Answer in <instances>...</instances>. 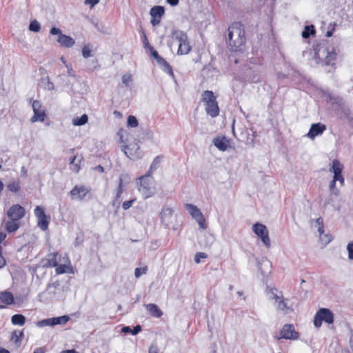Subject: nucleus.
Returning a JSON list of instances; mask_svg holds the SVG:
<instances>
[{
	"instance_id": "55",
	"label": "nucleus",
	"mask_w": 353,
	"mask_h": 353,
	"mask_svg": "<svg viewBox=\"0 0 353 353\" xmlns=\"http://www.w3.org/2000/svg\"><path fill=\"white\" fill-rule=\"evenodd\" d=\"M318 231L319 232V236L320 235H323V233H324V226H323V225L319 226Z\"/></svg>"
},
{
	"instance_id": "2",
	"label": "nucleus",
	"mask_w": 353,
	"mask_h": 353,
	"mask_svg": "<svg viewBox=\"0 0 353 353\" xmlns=\"http://www.w3.org/2000/svg\"><path fill=\"white\" fill-rule=\"evenodd\" d=\"M43 268H55L57 274H62L69 272L72 270L71 262L67 254L63 256L58 252L49 253L45 258L41 260Z\"/></svg>"
},
{
	"instance_id": "18",
	"label": "nucleus",
	"mask_w": 353,
	"mask_h": 353,
	"mask_svg": "<svg viewBox=\"0 0 353 353\" xmlns=\"http://www.w3.org/2000/svg\"><path fill=\"white\" fill-rule=\"evenodd\" d=\"M326 130V125L322 123H316L311 125L310 129L307 134V137L314 139L316 136L323 134Z\"/></svg>"
},
{
	"instance_id": "17",
	"label": "nucleus",
	"mask_w": 353,
	"mask_h": 353,
	"mask_svg": "<svg viewBox=\"0 0 353 353\" xmlns=\"http://www.w3.org/2000/svg\"><path fill=\"white\" fill-rule=\"evenodd\" d=\"M150 14L152 17L151 23L153 26H156L160 23L165 14V9L163 6H156L151 8Z\"/></svg>"
},
{
	"instance_id": "14",
	"label": "nucleus",
	"mask_w": 353,
	"mask_h": 353,
	"mask_svg": "<svg viewBox=\"0 0 353 353\" xmlns=\"http://www.w3.org/2000/svg\"><path fill=\"white\" fill-rule=\"evenodd\" d=\"M32 110L34 112L33 116L30 119L32 123L37 121L43 122L46 118V113L44 110L42 109V104L38 100H34L32 103Z\"/></svg>"
},
{
	"instance_id": "13",
	"label": "nucleus",
	"mask_w": 353,
	"mask_h": 353,
	"mask_svg": "<svg viewBox=\"0 0 353 353\" xmlns=\"http://www.w3.org/2000/svg\"><path fill=\"white\" fill-rule=\"evenodd\" d=\"M52 35L58 34L57 42L62 47L70 48L74 44V40L70 36L62 34L61 30L56 27H52L50 31Z\"/></svg>"
},
{
	"instance_id": "16",
	"label": "nucleus",
	"mask_w": 353,
	"mask_h": 353,
	"mask_svg": "<svg viewBox=\"0 0 353 353\" xmlns=\"http://www.w3.org/2000/svg\"><path fill=\"white\" fill-rule=\"evenodd\" d=\"M90 192V190L83 185H75L70 192L72 199L83 200Z\"/></svg>"
},
{
	"instance_id": "27",
	"label": "nucleus",
	"mask_w": 353,
	"mask_h": 353,
	"mask_svg": "<svg viewBox=\"0 0 353 353\" xmlns=\"http://www.w3.org/2000/svg\"><path fill=\"white\" fill-rule=\"evenodd\" d=\"M157 62L165 72L172 77H174L172 68L165 59H163L162 57H160L157 60Z\"/></svg>"
},
{
	"instance_id": "6",
	"label": "nucleus",
	"mask_w": 353,
	"mask_h": 353,
	"mask_svg": "<svg viewBox=\"0 0 353 353\" xmlns=\"http://www.w3.org/2000/svg\"><path fill=\"white\" fill-rule=\"evenodd\" d=\"M137 180L138 190L144 199L150 198L154 194L155 187L150 173L140 176Z\"/></svg>"
},
{
	"instance_id": "7",
	"label": "nucleus",
	"mask_w": 353,
	"mask_h": 353,
	"mask_svg": "<svg viewBox=\"0 0 353 353\" xmlns=\"http://www.w3.org/2000/svg\"><path fill=\"white\" fill-rule=\"evenodd\" d=\"M343 168V165L338 159L332 161V165L330 169V171L334 173L333 179L330 183V189L332 192L335 190L336 181H339L341 186L344 185L345 179L342 175Z\"/></svg>"
},
{
	"instance_id": "38",
	"label": "nucleus",
	"mask_w": 353,
	"mask_h": 353,
	"mask_svg": "<svg viewBox=\"0 0 353 353\" xmlns=\"http://www.w3.org/2000/svg\"><path fill=\"white\" fill-rule=\"evenodd\" d=\"M141 39H142V41H143V46H144V48L145 49L148 50V48L152 47V46L150 44V43L148 41L147 35H146L145 32L143 30L141 32Z\"/></svg>"
},
{
	"instance_id": "21",
	"label": "nucleus",
	"mask_w": 353,
	"mask_h": 353,
	"mask_svg": "<svg viewBox=\"0 0 353 353\" xmlns=\"http://www.w3.org/2000/svg\"><path fill=\"white\" fill-rule=\"evenodd\" d=\"M83 161V157L81 154L73 156L70 161V169L72 172L78 173L81 170V165Z\"/></svg>"
},
{
	"instance_id": "35",
	"label": "nucleus",
	"mask_w": 353,
	"mask_h": 353,
	"mask_svg": "<svg viewBox=\"0 0 353 353\" xmlns=\"http://www.w3.org/2000/svg\"><path fill=\"white\" fill-rule=\"evenodd\" d=\"M123 181L122 178L120 177L119 180V184H118L117 191L116 197H115V199L117 200L120 199V197L121 196V194L123 191Z\"/></svg>"
},
{
	"instance_id": "24",
	"label": "nucleus",
	"mask_w": 353,
	"mask_h": 353,
	"mask_svg": "<svg viewBox=\"0 0 353 353\" xmlns=\"http://www.w3.org/2000/svg\"><path fill=\"white\" fill-rule=\"evenodd\" d=\"M145 307L148 313L154 317L159 318L163 315L162 311L154 303L146 304Z\"/></svg>"
},
{
	"instance_id": "56",
	"label": "nucleus",
	"mask_w": 353,
	"mask_h": 353,
	"mask_svg": "<svg viewBox=\"0 0 353 353\" xmlns=\"http://www.w3.org/2000/svg\"><path fill=\"white\" fill-rule=\"evenodd\" d=\"M316 223L319 225V226L323 225V219L319 217L316 219Z\"/></svg>"
},
{
	"instance_id": "57",
	"label": "nucleus",
	"mask_w": 353,
	"mask_h": 353,
	"mask_svg": "<svg viewBox=\"0 0 353 353\" xmlns=\"http://www.w3.org/2000/svg\"><path fill=\"white\" fill-rule=\"evenodd\" d=\"M114 114L117 117H119V118H121L122 117V114L120 112L117 111V110L114 111Z\"/></svg>"
},
{
	"instance_id": "39",
	"label": "nucleus",
	"mask_w": 353,
	"mask_h": 353,
	"mask_svg": "<svg viewBox=\"0 0 353 353\" xmlns=\"http://www.w3.org/2000/svg\"><path fill=\"white\" fill-rule=\"evenodd\" d=\"M163 158V157H161V156H157L154 158V159L153 160V162L152 163L151 165H150V172L149 173L151 174V172L153 169H156L157 168V166L158 165V164L160 163L161 161V159Z\"/></svg>"
},
{
	"instance_id": "28",
	"label": "nucleus",
	"mask_w": 353,
	"mask_h": 353,
	"mask_svg": "<svg viewBox=\"0 0 353 353\" xmlns=\"http://www.w3.org/2000/svg\"><path fill=\"white\" fill-rule=\"evenodd\" d=\"M23 339V332H12L10 343L14 347H19Z\"/></svg>"
},
{
	"instance_id": "40",
	"label": "nucleus",
	"mask_w": 353,
	"mask_h": 353,
	"mask_svg": "<svg viewBox=\"0 0 353 353\" xmlns=\"http://www.w3.org/2000/svg\"><path fill=\"white\" fill-rule=\"evenodd\" d=\"M208 255L205 252H197L194 256V261L196 263L201 262V259H206Z\"/></svg>"
},
{
	"instance_id": "30",
	"label": "nucleus",
	"mask_w": 353,
	"mask_h": 353,
	"mask_svg": "<svg viewBox=\"0 0 353 353\" xmlns=\"http://www.w3.org/2000/svg\"><path fill=\"white\" fill-rule=\"evenodd\" d=\"M316 34V30L313 25L305 26L303 31L302 32V37L304 39H307L312 35H314Z\"/></svg>"
},
{
	"instance_id": "10",
	"label": "nucleus",
	"mask_w": 353,
	"mask_h": 353,
	"mask_svg": "<svg viewBox=\"0 0 353 353\" xmlns=\"http://www.w3.org/2000/svg\"><path fill=\"white\" fill-rule=\"evenodd\" d=\"M185 208L198 223L199 227L202 229H206L208 225L205 219L201 210L194 205L186 203Z\"/></svg>"
},
{
	"instance_id": "64",
	"label": "nucleus",
	"mask_w": 353,
	"mask_h": 353,
	"mask_svg": "<svg viewBox=\"0 0 353 353\" xmlns=\"http://www.w3.org/2000/svg\"><path fill=\"white\" fill-rule=\"evenodd\" d=\"M3 307H5L4 305H0V308H3Z\"/></svg>"
},
{
	"instance_id": "25",
	"label": "nucleus",
	"mask_w": 353,
	"mask_h": 353,
	"mask_svg": "<svg viewBox=\"0 0 353 353\" xmlns=\"http://www.w3.org/2000/svg\"><path fill=\"white\" fill-rule=\"evenodd\" d=\"M299 332H276L274 338L277 340L281 339H288V340H296L299 338Z\"/></svg>"
},
{
	"instance_id": "48",
	"label": "nucleus",
	"mask_w": 353,
	"mask_h": 353,
	"mask_svg": "<svg viewBox=\"0 0 353 353\" xmlns=\"http://www.w3.org/2000/svg\"><path fill=\"white\" fill-rule=\"evenodd\" d=\"M100 0H85V4L90 6V8L94 7L96 4L99 3Z\"/></svg>"
},
{
	"instance_id": "63",
	"label": "nucleus",
	"mask_w": 353,
	"mask_h": 353,
	"mask_svg": "<svg viewBox=\"0 0 353 353\" xmlns=\"http://www.w3.org/2000/svg\"><path fill=\"white\" fill-rule=\"evenodd\" d=\"M132 334L135 335V334H137L138 332H132Z\"/></svg>"
},
{
	"instance_id": "62",
	"label": "nucleus",
	"mask_w": 353,
	"mask_h": 353,
	"mask_svg": "<svg viewBox=\"0 0 353 353\" xmlns=\"http://www.w3.org/2000/svg\"><path fill=\"white\" fill-rule=\"evenodd\" d=\"M33 353H44V351L42 349H37Z\"/></svg>"
},
{
	"instance_id": "31",
	"label": "nucleus",
	"mask_w": 353,
	"mask_h": 353,
	"mask_svg": "<svg viewBox=\"0 0 353 353\" xmlns=\"http://www.w3.org/2000/svg\"><path fill=\"white\" fill-rule=\"evenodd\" d=\"M12 323L15 325H23L26 323V318L22 314H14L12 316Z\"/></svg>"
},
{
	"instance_id": "53",
	"label": "nucleus",
	"mask_w": 353,
	"mask_h": 353,
	"mask_svg": "<svg viewBox=\"0 0 353 353\" xmlns=\"http://www.w3.org/2000/svg\"><path fill=\"white\" fill-rule=\"evenodd\" d=\"M273 298L275 300V301L276 303H278V304H279V301H281V300L283 299V298L282 296H279L277 294H274Z\"/></svg>"
},
{
	"instance_id": "26",
	"label": "nucleus",
	"mask_w": 353,
	"mask_h": 353,
	"mask_svg": "<svg viewBox=\"0 0 353 353\" xmlns=\"http://www.w3.org/2000/svg\"><path fill=\"white\" fill-rule=\"evenodd\" d=\"M157 62L165 72L172 77H174L172 68L165 59H163L162 57H160L157 60Z\"/></svg>"
},
{
	"instance_id": "45",
	"label": "nucleus",
	"mask_w": 353,
	"mask_h": 353,
	"mask_svg": "<svg viewBox=\"0 0 353 353\" xmlns=\"http://www.w3.org/2000/svg\"><path fill=\"white\" fill-rule=\"evenodd\" d=\"M141 327L140 325H137L134 327L133 330H132L130 327H123L120 331H141Z\"/></svg>"
},
{
	"instance_id": "36",
	"label": "nucleus",
	"mask_w": 353,
	"mask_h": 353,
	"mask_svg": "<svg viewBox=\"0 0 353 353\" xmlns=\"http://www.w3.org/2000/svg\"><path fill=\"white\" fill-rule=\"evenodd\" d=\"M148 267L145 265L143 268H137L134 270V276L136 278H139L141 275L146 274Z\"/></svg>"
},
{
	"instance_id": "37",
	"label": "nucleus",
	"mask_w": 353,
	"mask_h": 353,
	"mask_svg": "<svg viewBox=\"0 0 353 353\" xmlns=\"http://www.w3.org/2000/svg\"><path fill=\"white\" fill-rule=\"evenodd\" d=\"M319 239L323 244L327 245L332 241V236L330 234L323 233V235H320Z\"/></svg>"
},
{
	"instance_id": "52",
	"label": "nucleus",
	"mask_w": 353,
	"mask_h": 353,
	"mask_svg": "<svg viewBox=\"0 0 353 353\" xmlns=\"http://www.w3.org/2000/svg\"><path fill=\"white\" fill-rule=\"evenodd\" d=\"M167 2L172 6L178 5L179 0H166Z\"/></svg>"
},
{
	"instance_id": "49",
	"label": "nucleus",
	"mask_w": 353,
	"mask_h": 353,
	"mask_svg": "<svg viewBox=\"0 0 353 353\" xmlns=\"http://www.w3.org/2000/svg\"><path fill=\"white\" fill-rule=\"evenodd\" d=\"M281 331H295L294 327L292 324H285Z\"/></svg>"
},
{
	"instance_id": "43",
	"label": "nucleus",
	"mask_w": 353,
	"mask_h": 353,
	"mask_svg": "<svg viewBox=\"0 0 353 353\" xmlns=\"http://www.w3.org/2000/svg\"><path fill=\"white\" fill-rule=\"evenodd\" d=\"M148 50L150 52L151 56L156 59V61L161 57L158 52L154 50V48L152 46L148 49Z\"/></svg>"
},
{
	"instance_id": "61",
	"label": "nucleus",
	"mask_w": 353,
	"mask_h": 353,
	"mask_svg": "<svg viewBox=\"0 0 353 353\" xmlns=\"http://www.w3.org/2000/svg\"><path fill=\"white\" fill-rule=\"evenodd\" d=\"M0 353H10V352L6 349L1 348Z\"/></svg>"
},
{
	"instance_id": "41",
	"label": "nucleus",
	"mask_w": 353,
	"mask_h": 353,
	"mask_svg": "<svg viewBox=\"0 0 353 353\" xmlns=\"http://www.w3.org/2000/svg\"><path fill=\"white\" fill-rule=\"evenodd\" d=\"M136 198H134L131 200L124 201L122 204L123 209L125 210L129 209L132 205V204L136 201Z\"/></svg>"
},
{
	"instance_id": "15",
	"label": "nucleus",
	"mask_w": 353,
	"mask_h": 353,
	"mask_svg": "<svg viewBox=\"0 0 353 353\" xmlns=\"http://www.w3.org/2000/svg\"><path fill=\"white\" fill-rule=\"evenodd\" d=\"M70 320V317L68 315H63L59 317H52L47 319H43L37 322L39 327L45 326H54L56 325H65Z\"/></svg>"
},
{
	"instance_id": "22",
	"label": "nucleus",
	"mask_w": 353,
	"mask_h": 353,
	"mask_svg": "<svg viewBox=\"0 0 353 353\" xmlns=\"http://www.w3.org/2000/svg\"><path fill=\"white\" fill-rule=\"evenodd\" d=\"M213 143L214 145L221 151H225L229 145V141L225 137H216L214 139Z\"/></svg>"
},
{
	"instance_id": "4",
	"label": "nucleus",
	"mask_w": 353,
	"mask_h": 353,
	"mask_svg": "<svg viewBox=\"0 0 353 353\" xmlns=\"http://www.w3.org/2000/svg\"><path fill=\"white\" fill-rule=\"evenodd\" d=\"M117 134L119 137V143L122 144V151L128 158L131 159L141 158L140 147L138 143L134 141L129 144L126 143L127 139L125 137L128 135V133L125 130L120 128Z\"/></svg>"
},
{
	"instance_id": "58",
	"label": "nucleus",
	"mask_w": 353,
	"mask_h": 353,
	"mask_svg": "<svg viewBox=\"0 0 353 353\" xmlns=\"http://www.w3.org/2000/svg\"><path fill=\"white\" fill-rule=\"evenodd\" d=\"M61 353H78V352L74 350H68L62 351V352H61Z\"/></svg>"
},
{
	"instance_id": "12",
	"label": "nucleus",
	"mask_w": 353,
	"mask_h": 353,
	"mask_svg": "<svg viewBox=\"0 0 353 353\" xmlns=\"http://www.w3.org/2000/svg\"><path fill=\"white\" fill-rule=\"evenodd\" d=\"M252 231L261 239L262 242L267 247L270 246L271 242L269 237L268 230L265 225L256 223L253 225Z\"/></svg>"
},
{
	"instance_id": "33",
	"label": "nucleus",
	"mask_w": 353,
	"mask_h": 353,
	"mask_svg": "<svg viewBox=\"0 0 353 353\" xmlns=\"http://www.w3.org/2000/svg\"><path fill=\"white\" fill-rule=\"evenodd\" d=\"M127 123L128 125L130 128H136L139 125L137 119L133 115H130L128 117Z\"/></svg>"
},
{
	"instance_id": "32",
	"label": "nucleus",
	"mask_w": 353,
	"mask_h": 353,
	"mask_svg": "<svg viewBox=\"0 0 353 353\" xmlns=\"http://www.w3.org/2000/svg\"><path fill=\"white\" fill-rule=\"evenodd\" d=\"M88 121V117L84 114L81 117L74 118L72 120V124L74 125H82L85 124Z\"/></svg>"
},
{
	"instance_id": "19",
	"label": "nucleus",
	"mask_w": 353,
	"mask_h": 353,
	"mask_svg": "<svg viewBox=\"0 0 353 353\" xmlns=\"http://www.w3.org/2000/svg\"><path fill=\"white\" fill-rule=\"evenodd\" d=\"M174 210L168 207L163 208L161 212V222L166 226L169 227L172 223Z\"/></svg>"
},
{
	"instance_id": "60",
	"label": "nucleus",
	"mask_w": 353,
	"mask_h": 353,
	"mask_svg": "<svg viewBox=\"0 0 353 353\" xmlns=\"http://www.w3.org/2000/svg\"><path fill=\"white\" fill-rule=\"evenodd\" d=\"M3 190V182L0 180V194L2 192Z\"/></svg>"
},
{
	"instance_id": "44",
	"label": "nucleus",
	"mask_w": 353,
	"mask_h": 353,
	"mask_svg": "<svg viewBox=\"0 0 353 353\" xmlns=\"http://www.w3.org/2000/svg\"><path fill=\"white\" fill-rule=\"evenodd\" d=\"M347 250L348 252V258L353 259V242H350L347 244Z\"/></svg>"
},
{
	"instance_id": "47",
	"label": "nucleus",
	"mask_w": 353,
	"mask_h": 353,
	"mask_svg": "<svg viewBox=\"0 0 353 353\" xmlns=\"http://www.w3.org/2000/svg\"><path fill=\"white\" fill-rule=\"evenodd\" d=\"M6 265V261L3 256V250H0V269L3 268Z\"/></svg>"
},
{
	"instance_id": "59",
	"label": "nucleus",
	"mask_w": 353,
	"mask_h": 353,
	"mask_svg": "<svg viewBox=\"0 0 353 353\" xmlns=\"http://www.w3.org/2000/svg\"><path fill=\"white\" fill-rule=\"evenodd\" d=\"M59 285V282H56V283H50L48 285V288H50V287H54V288H57V286Z\"/></svg>"
},
{
	"instance_id": "23",
	"label": "nucleus",
	"mask_w": 353,
	"mask_h": 353,
	"mask_svg": "<svg viewBox=\"0 0 353 353\" xmlns=\"http://www.w3.org/2000/svg\"><path fill=\"white\" fill-rule=\"evenodd\" d=\"M0 301L5 305H8L14 303V298L12 293L9 291L1 292Z\"/></svg>"
},
{
	"instance_id": "20",
	"label": "nucleus",
	"mask_w": 353,
	"mask_h": 353,
	"mask_svg": "<svg viewBox=\"0 0 353 353\" xmlns=\"http://www.w3.org/2000/svg\"><path fill=\"white\" fill-rule=\"evenodd\" d=\"M339 50L335 48H332L331 50H327V55L324 62L327 65H334L337 59Z\"/></svg>"
},
{
	"instance_id": "5",
	"label": "nucleus",
	"mask_w": 353,
	"mask_h": 353,
	"mask_svg": "<svg viewBox=\"0 0 353 353\" xmlns=\"http://www.w3.org/2000/svg\"><path fill=\"white\" fill-rule=\"evenodd\" d=\"M201 101L205 105L206 113L211 117H216L220 112L216 97L214 92L210 90H205L201 94Z\"/></svg>"
},
{
	"instance_id": "34",
	"label": "nucleus",
	"mask_w": 353,
	"mask_h": 353,
	"mask_svg": "<svg viewBox=\"0 0 353 353\" xmlns=\"http://www.w3.org/2000/svg\"><path fill=\"white\" fill-rule=\"evenodd\" d=\"M41 29L39 23L37 20H32L30 21L29 26V30L35 32H38Z\"/></svg>"
},
{
	"instance_id": "8",
	"label": "nucleus",
	"mask_w": 353,
	"mask_h": 353,
	"mask_svg": "<svg viewBox=\"0 0 353 353\" xmlns=\"http://www.w3.org/2000/svg\"><path fill=\"white\" fill-rule=\"evenodd\" d=\"M323 322L328 325L332 324L334 322V314L327 308H321L315 314L314 320L315 327H320Z\"/></svg>"
},
{
	"instance_id": "50",
	"label": "nucleus",
	"mask_w": 353,
	"mask_h": 353,
	"mask_svg": "<svg viewBox=\"0 0 353 353\" xmlns=\"http://www.w3.org/2000/svg\"><path fill=\"white\" fill-rule=\"evenodd\" d=\"M279 307L282 310H284L285 308H287V305L284 299L279 301Z\"/></svg>"
},
{
	"instance_id": "3",
	"label": "nucleus",
	"mask_w": 353,
	"mask_h": 353,
	"mask_svg": "<svg viewBox=\"0 0 353 353\" xmlns=\"http://www.w3.org/2000/svg\"><path fill=\"white\" fill-rule=\"evenodd\" d=\"M25 209L19 204L12 205L7 212L9 221L6 223V230L9 232H16L20 227V220L25 216Z\"/></svg>"
},
{
	"instance_id": "11",
	"label": "nucleus",
	"mask_w": 353,
	"mask_h": 353,
	"mask_svg": "<svg viewBox=\"0 0 353 353\" xmlns=\"http://www.w3.org/2000/svg\"><path fill=\"white\" fill-rule=\"evenodd\" d=\"M176 39L179 41L177 53L181 55L187 54L191 50V46L188 41V36L183 32H175Z\"/></svg>"
},
{
	"instance_id": "54",
	"label": "nucleus",
	"mask_w": 353,
	"mask_h": 353,
	"mask_svg": "<svg viewBox=\"0 0 353 353\" xmlns=\"http://www.w3.org/2000/svg\"><path fill=\"white\" fill-rule=\"evenodd\" d=\"M94 170H95L99 171V172H101V173H103V172H104V168H103V167L102 165H99L96 166V167L94 168Z\"/></svg>"
},
{
	"instance_id": "51",
	"label": "nucleus",
	"mask_w": 353,
	"mask_h": 353,
	"mask_svg": "<svg viewBox=\"0 0 353 353\" xmlns=\"http://www.w3.org/2000/svg\"><path fill=\"white\" fill-rule=\"evenodd\" d=\"M54 84L50 81L49 79H48V82H47V85L46 86V89L48 90H54Z\"/></svg>"
},
{
	"instance_id": "46",
	"label": "nucleus",
	"mask_w": 353,
	"mask_h": 353,
	"mask_svg": "<svg viewBox=\"0 0 353 353\" xmlns=\"http://www.w3.org/2000/svg\"><path fill=\"white\" fill-rule=\"evenodd\" d=\"M132 81V76L130 74H124L122 77V81L124 84L128 85V83Z\"/></svg>"
},
{
	"instance_id": "1",
	"label": "nucleus",
	"mask_w": 353,
	"mask_h": 353,
	"mask_svg": "<svg viewBox=\"0 0 353 353\" xmlns=\"http://www.w3.org/2000/svg\"><path fill=\"white\" fill-rule=\"evenodd\" d=\"M228 44L234 52H243L245 49L246 36L244 26L240 22L232 23L228 29Z\"/></svg>"
},
{
	"instance_id": "29",
	"label": "nucleus",
	"mask_w": 353,
	"mask_h": 353,
	"mask_svg": "<svg viewBox=\"0 0 353 353\" xmlns=\"http://www.w3.org/2000/svg\"><path fill=\"white\" fill-rule=\"evenodd\" d=\"M7 189L8 191L13 192V193H17V192H19L21 190V183H20L19 180L10 181L7 185Z\"/></svg>"
},
{
	"instance_id": "42",
	"label": "nucleus",
	"mask_w": 353,
	"mask_h": 353,
	"mask_svg": "<svg viewBox=\"0 0 353 353\" xmlns=\"http://www.w3.org/2000/svg\"><path fill=\"white\" fill-rule=\"evenodd\" d=\"M82 55L84 58H88L91 56V50L88 46H85L83 48Z\"/></svg>"
},
{
	"instance_id": "9",
	"label": "nucleus",
	"mask_w": 353,
	"mask_h": 353,
	"mask_svg": "<svg viewBox=\"0 0 353 353\" xmlns=\"http://www.w3.org/2000/svg\"><path fill=\"white\" fill-rule=\"evenodd\" d=\"M34 213L37 219V226L43 231L47 230L50 223V216L46 215L44 209L39 205L34 208Z\"/></svg>"
}]
</instances>
